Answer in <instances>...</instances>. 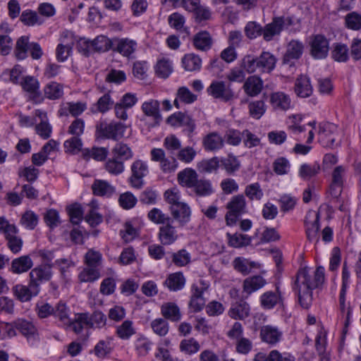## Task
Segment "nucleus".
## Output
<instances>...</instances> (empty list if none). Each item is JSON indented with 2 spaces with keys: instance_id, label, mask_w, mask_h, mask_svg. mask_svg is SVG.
I'll list each match as a JSON object with an SVG mask.
<instances>
[{
  "instance_id": "nucleus-1",
  "label": "nucleus",
  "mask_w": 361,
  "mask_h": 361,
  "mask_svg": "<svg viewBox=\"0 0 361 361\" xmlns=\"http://www.w3.org/2000/svg\"><path fill=\"white\" fill-rule=\"evenodd\" d=\"M324 281V268L323 267L317 268L314 279H312L306 268L298 271L293 289L297 293L299 302L303 308H309L312 300V290L322 285Z\"/></svg>"
},
{
  "instance_id": "nucleus-2",
  "label": "nucleus",
  "mask_w": 361,
  "mask_h": 361,
  "mask_svg": "<svg viewBox=\"0 0 361 361\" xmlns=\"http://www.w3.org/2000/svg\"><path fill=\"white\" fill-rule=\"evenodd\" d=\"M51 265L39 266L30 272L28 286L17 284L13 288L14 295L22 302L30 301L40 292V284L51 277Z\"/></svg>"
},
{
  "instance_id": "nucleus-3",
  "label": "nucleus",
  "mask_w": 361,
  "mask_h": 361,
  "mask_svg": "<svg viewBox=\"0 0 361 361\" xmlns=\"http://www.w3.org/2000/svg\"><path fill=\"white\" fill-rule=\"evenodd\" d=\"M133 157V152L127 144L118 142L111 149V157L104 163V169L112 176H119L125 171V161Z\"/></svg>"
},
{
  "instance_id": "nucleus-4",
  "label": "nucleus",
  "mask_w": 361,
  "mask_h": 361,
  "mask_svg": "<svg viewBox=\"0 0 361 361\" xmlns=\"http://www.w3.org/2000/svg\"><path fill=\"white\" fill-rule=\"evenodd\" d=\"M293 24V19L290 16L274 17L272 21L262 27L263 39L267 42L271 41L275 36L281 34L284 28Z\"/></svg>"
},
{
  "instance_id": "nucleus-5",
  "label": "nucleus",
  "mask_w": 361,
  "mask_h": 361,
  "mask_svg": "<svg viewBox=\"0 0 361 361\" xmlns=\"http://www.w3.org/2000/svg\"><path fill=\"white\" fill-rule=\"evenodd\" d=\"M228 212L225 219L228 226L235 224L238 217L246 212V200L243 195L233 196L226 205Z\"/></svg>"
},
{
  "instance_id": "nucleus-6",
  "label": "nucleus",
  "mask_w": 361,
  "mask_h": 361,
  "mask_svg": "<svg viewBox=\"0 0 361 361\" xmlns=\"http://www.w3.org/2000/svg\"><path fill=\"white\" fill-rule=\"evenodd\" d=\"M209 287V284L202 279L192 285L189 307L192 312H200L204 307L206 299L204 298L203 294L208 290Z\"/></svg>"
},
{
  "instance_id": "nucleus-7",
  "label": "nucleus",
  "mask_w": 361,
  "mask_h": 361,
  "mask_svg": "<svg viewBox=\"0 0 361 361\" xmlns=\"http://www.w3.org/2000/svg\"><path fill=\"white\" fill-rule=\"evenodd\" d=\"M127 126L120 122L101 123L97 126V132L100 137L118 140L124 136Z\"/></svg>"
},
{
  "instance_id": "nucleus-8",
  "label": "nucleus",
  "mask_w": 361,
  "mask_h": 361,
  "mask_svg": "<svg viewBox=\"0 0 361 361\" xmlns=\"http://www.w3.org/2000/svg\"><path fill=\"white\" fill-rule=\"evenodd\" d=\"M131 175L128 178L130 186L135 189H141L144 184V177L148 173V166L142 160H135L130 167Z\"/></svg>"
},
{
  "instance_id": "nucleus-9",
  "label": "nucleus",
  "mask_w": 361,
  "mask_h": 361,
  "mask_svg": "<svg viewBox=\"0 0 361 361\" xmlns=\"http://www.w3.org/2000/svg\"><path fill=\"white\" fill-rule=\"evenodd\" d=\"M305 227L307 238L310 242L316 245L319 241V213L315 211H309L305 216Z\"/></svg>"
},
{
  "instance_id": "nucleus-10",
  "label": "nucleus",
  "mask_w": 361,
  "mask_h": 361,
  "mask_svg": "<svg viewBox=\"0 0 361 361\" xmlns=\"http://www.w3.org/2000/svg\"><path fill=\"white\" fill-rule=\"evenodd\" d=\"M338 127L329 122L322 123L319 125L318 140L324 147H334L336 144V135Z\"/></svg>"
},
{
  "instance_id": "nucleus-11",
  "label": "nucleus",
  "mask_w": 361,
  "mask_h": 361,
  "mask_svg": "<svg viewBox=\"0 0 361 361\" xmlns=\"http://www.w3.org/2000/svg\"><path fill=\"white\" fill-rule=\"evenodd\" d=\"M137 48V43L133 39L128 37L114 38L113 51L119 53L124 57L133 58Z\"/></svg>"
},
{
  "instance_id": "nucleus-12",
  "label": "nucleus",
  "mask_w": 361,
  "mask_h": 361,
  "mask_svg": "<svg viewBox=\"0 0 361 361\" xmlns=\"http://www.w3.org/2000/svg\"><path fill=\"white\" fill-rule=\"evenodd\" d=\"M207 91L214 98L224 102H228L234 97L233 91L223 81H213Z\"/></svg>"
},
{
  "instance_id": "nucleus-13",
  "label": "nucleus",
  "mask_w": 361,
  "mask_h": 361,
  "mask_svg": "<svg viewBox=\"0 0 361 361\" xmlns=\"http://www.w3.org/2000/svg\"><path fill=\"white\" fill-rule=\"evenodd\" d=\"M310 54L315 59H325L329 53V41L321 35L314 36L310 42Z\"/></svg>"
},
{
  "instance_id": "nucleus-14",
  "label": "nucleus",
  "mask_w": 361,
  "mask_h": 361,
  "mask_svg": "<svg viewBox=\"0 0 361 361\" xmlns=\"http://www.w3.org/2000/svg\"><path fill=\"white\" fill-rule=\"evenodd\" d=\"M158 239L162 245H171L178 239V231L173 226V219L159 228Z\"/></svg>"
},
{
  "instance_id": "nucleus-15",
  "label": "nucleus",
  "mask_w": 361,
  "mask_h": 361,
  "mask_svg": "<svg viewBox=\"0 0 361 361\" xmlns=\"http://www.w3.org/2000/svg\"><path fill=\"white\" fill-rule=\"evenodd\" d=\"M73 42L72 34L68 31L63 32L61 43L58 44L56 49V56L59 61L63 62L67 60L72 51Z\"/></svg>"
},
{
  "instance_id": "nucleus-16",
  "label": "nucleus",
  "mask_w": 361,
  "mask_h": 361,
  "mask_svg": "<svg viewBox=\"0 0 361 361\" xmlns=\"http://www.w3.org/2000/svg\"><path fill=\"white\" fill-rule=\"evenodd\" d=\"M173 221H177L178 227H183L190 220L191 210L186 204H178V205L170 206L169 207Z\"/></svg>"
},
{
  "instance_id": "nucleus-17",
  "label": "nucleus",
  "mask_w": 361,
  "mask_h": 361,
  "mask_svg": "<svg viewBox=\"0 0 361 361\" xmlns=\"http://www.w3.org/2000/svg\"><path fill=\"white\" fill-rule=\"evenodd\" d=\"M281 292L279 286L276 287V291H266L260 296V305L264 310H271L277 304L282 302Z\"/></svg>"
},
{
  "instance_id": "nucleus-18",
  "label": "nucleus",
  "mask_w": 361,
  "mask_h": 361,
  "mask_svg": "<svg viewBox=\"0 0 361 361\" xmlns=\"http://www.w3.org/2000/svg\"><path fill=\"white\" fill-rule=\"evenodd\" d=\"M304 50V44L296 39L291 40L287 45L286 53L283 58V63H290L292 60L299 59Z\"/></svg>"
},
{
  "instance_id": "nucleus-19",
  "label": "nucleus",
  "mask_w": 361,
  "mask_h": 361,
  "mask_svg": "<svg viewBox=\"0 0 361 361\" xmlns=\"http://www.w3.org/2000/svg\"><path fill=\"white\" fill-rule=\"evenodd\" d=\"M294 91L296 95L301 98L311 96L313 88L310 78L305 75L298 76L295 82Z\"/></svg>"
},
{
  "instance_id": "nucleus-20",
  "label": "nucleus",
  "mask_w": 361,
  "mask_h": 361,
  "mask_svg": "<svg viewBox=\"0 0 361 361\" xmlns=\"http://www.w3.org/2000/svg\"><path fill=\"white\" fill-rule=\"evenodd\" d=\"M269 102L271 106L275 110L287 111L292 106L291 99L289 95L282 92H276L271 94Z\"/></svg>"
},
{
  "instance_id": "nucleus-21",
  "label": "nucleus",
  "mask_w": 361,
  "mask_h": 361,
  "mask_svg": "<svg viewBox=\"0 0 361 361\" xmlns=\"http://www.w3.org/2000/svg\"><path fill=\"white\" fill-rule=\"evenodd\" d=\"M202 145L207 152H216L224 147V140L219 133L212 132L203 137Z\"/></svg>"
},
{
  "instance_id": "nucleus-22",
  "label": "nucleus",
  "mask_w": 361,
  "mask_h": 361,
  "mask_svg": "<svg viewBox=\"0 0 361 361\" xmlns=\"http://www.w3.org/2000/svg\"><path fill=\"white\" fill-rule=\"evenodd\" d=\"M32 266L31 257L29 255H23L12 260L10 271L13 274H20L29 271Z\"/></svg>"
},
{
  "instance_id": "nucleus-23",
  "label": "nucleus",
  "mask_w": 361,
  "mask_h": 361,
  "mask_svg": "<svg viewBox=\"0 0 361 361\" xmlns=\"http://www.w3.org/2000/svg\"><path fill=\"white\" fill-rule=\"evenodd\" d=\"M257 59L259 72L270 73L275 68L277 59L271 53L263 51Z\"/></svg>"
},
{
  "instance_id": "nucleus-24",
  "label": "nucleus",
  "mask_w": 361,
  "mask_h": 361,
  "mask_svg": "<svg viewBox=\"0 0 361 361\" xmlns=\"http://www.w3.org/2000/svg\"><path fill=\"white\" fill-rule=\"evenodd\" d=\"M91 324H92L90 322L88 313H78L75 314L74 319H71L68 326L75 334H80L85 328L90 329V325Z\"/></svg>"
},
{
  "instance_id": "nucleus-25",
  "label": "nucleus",
  "mask_w": 361,
  "mask_h": 361,
  "mask_svg": "<svg viewBox=\"0 0 361 361\" xmlns=\"http://www.w3.org/2000/svg\"><path fill=\"white\" fill-rule=\"evenodd\" d=\"M136 334V328L133 321L126 319L116 326L115 334L121 340H129Z\"/></svg>"
},
{
  "instance_id": "nucleus-26",
  "label": "nucleus",
  "mask_w": 361,
  "mask_h": 361,
  "mask_svg": "<svg viewBox=\"0 0 361 361\" xmlns=\"http://www.w3.org/2000/svg\"><path fill=\"white\" fill-rule=\"evenodd\" d=\"M281 336L282 333L271 326H264L260 329V338L269 344H276L281 340Z\"/></svg>"
},
{
  "instance_id": "nucleus-27",
  "label": "nucleus",
  "mask_w": 361,
  "mask_h": 361,
  "mask_svg": "<svg viewBox=\"0 0 361 361\" xmlns=\"http://www.w3.org/2000/svg\"><path fill=\"white\" fill-rule=\"evenodd\" d=\"M177 178L181 186L192 188L198 179V175L195 170L186 168L178 173Z\"/></svg>"
},
{
  "instance_id": "nucleus-28",
  "label": "nucleus",
  "mask_w": 361,
  "mask_h": 361,
  "mask_svg": "<svg viewBox=\"0 0 361 361\" xmlns=\"http://www.w3.org/2000/svg\"><path fill=\"white\" fill-rule=\"evenodd\" d=\"M186 279L181 271L175 272L168 276L164 285L171 291H178L185 286Z\"/></svg>"
},
{
  "instance_id": "nucleus-29",
  "label": "nucleus",
  "mask_w": 361,
  "mask_h": 361,
  "mask_svg": "<svg viewBox=\"0 0 361 361\" xmlns=\"http://www.w3.org/2000/svg\"><path fill=\"white\" fill-rule=\"evenodd\" d=\"M250 307L249 304L240 300L232 305L228 311V315L234 319H244L250 315Z\"/></svg>"
},
{
  "instance_id": "nucleus-30",
  "label": "nucleus",
  "mask_w": 361,
  "mask_h": 361,
  "mask_svg": "<svg viewBox=\"0 0 361 361\" xmlns=\"http://www.w3.org/2000/svg\"><path fill=\"white\" fill-rule=\"evenodd\" d=\"M263 87V82L260 78L253 75L247 78L243 85L245 92L250 97L258 95Z\"/></svg>"
},
{
  "instance_id": "nucleus-31",
  "label": "nucleus",
  "mask_w": 361,
  "mask_h": 361,
  "mask_svg": "<svg viewBox=\"0 0 361 361\" xmlns=\"http://www.w3.org/2000/svg\"><path fill=\"white\" fill-rule=\"evenodd\" d=\"M93 194L97 196H111L115 193L116 188L107 180L96 179L92 185Z\"/></svg>"
},
{
  "instance_id": "nucleus-32",
  "label": "nucleus",
  "mask_w": 361,
  "mask_h": 361,
  "mask_svg": "<svg viewBox=\"0 0 361 361\" xmlns=\"http://www.w3.org/2000/svg\"><path fill=\"white\" fill-rule=\"evenodd\" d=\"M212 44V37L207 31L199 32L193 37V45L198 50L207 51L211 48Z\"/></svg>"
},
{
  "instance_id": "nucleus-33",
  "label": "nucleus",
  "mask_w": 361,
  "mask_h": 361,
  "mask_svg": "<svg viewBox=\"0 0 361 361\" xmlns=\"http://www.w3.org/2000/svg\"><path fill=\"white\" fill-rule=\"evenodd\" d=\"M345 169L338 166L336 167L332 173V183L331 185V193L337 195L341 194L343 184V176Z\"/></svg>"
},
{
  "instance_id": "nucleus-34",
  "label": "nucleus",
  "mask_w": 361,
  "mask_h": 361,
  "mask_svg": "<svg viewBox=\"0 0 361 361\" xmlns=\"http://www.w3.org/2000/svg\"><path fill=\"white\" fill-rule=\"evenodd\" d=\"M266 283V280L261 276L248 277L243 282V291L249 295L262 288Z\"/></svg>"
},
{
  "instance_id": "nucleus-35",
  "label": "nucleus",
  "mask_w": 361,
  "mask_h": 361,
  "mask_svg": "<svg viewBox=\"0 0 361 361\" xmlns=\"http://www.w3.org/2000/svg\"><path fill=\"white\" fill-rule=\"evenodd\" d=\"M30 43L28 36H21L17 39L14 54L18 60H24L27 57Z\"/></svg>"
},
{
  "instance_id": "nucleus-36",
  "label": "nucleus",
  "mask_w": 361,
  "mask_h": 361,
  "mask_svg": "<svg viewBox=\"0 0 361 361\" xmlns=\"http://www.w3.org/2000/svg\"><path fill=\"white\" fill-rule=\"evenodd\" d=\"M92 41L94 52L102 53L113 50L114 38L109 39L105 35H99Z\"/></svg>"
},
{
  "instance_id": "nucleus-37",
  "label": "nucleus",
  "mask_w": 361,
  "mask_h": 361,
  "mask_svg": "<svg viewBox=\"0 0 361 361\" xmlns=\"http://www.w3.org/2000/svg\"><path fill=\"white\" fill-rule=\"evenodd\" d=\"M191 189L200 197L209 196L214 192L211 181L207 179H197Z\"/></svg>"
},
{
  "instance_id": "nucleus-38",
  "label": "nucleus",
  "mask_w": 361,
  "mask_h": 361,
  "mask_svg": "<svg viewBox=\"0 0 361 361\" xmlns=\"http://www.w3.org/2000/svg\"><path fill=\"white\" fill-rule=\"evenodd\" d=\"M44 93L49 99H59L63 95V85L56 82H51L44 87Z\"/></svg>"
},
{
  "instance_id": "nucleus-39",
  "label": "nucleus",
  "mask_w": 361,
  "mask_h": 361,
  "mask_svg": "<svg viewBox=\"0 0 361 361\" xmlns=\"http://www.w3.org/2000/svg\"><path fill=\"white\" fill-rule=\"evenodd\" d=\"M161 314L165 319L172 322H178L181 317L178 307L173 302L164 304L161 306Z\"/></svg>"
},
{
  "instance_id": "nucleus-40",
  "label": "nucleus",
  "mask_w": 361,
  "mask_h": 361,
  "mask_svg": "<svg viewBox=\"0 0 361 361\" xmlns=\"http://www.w3.org/2000/svg\"><path fill=\"white\" fill-rule=\"evenodd\" d=\"M108 152L105 147H94L91 149H85L82 151V156L85 159L92 158L97 161H102L106 159Z\"/></svg>"
},
{
  "instance_id": "nucleus-41",
  "label": "nucleus",
  "mask_w": 361,
  "mask_h": 361,
  "mask_svg": "<svg viewBox=\"0 0 361 361\" xmlns=\"http://www.w3.org/2000/svg\"><path fill=\"white\" fill-rule=\"evenodd\" d=\"M219 167V159L216 157L202 159L197 164V169L200 173H211L216 171Z\"/></svg>"
},
{
  "instance_id": "nucleus-42",
  "label": "nucleus",
  "mask_w": 361,
  "mask_h": 361,
  "mask_svg": "<svg viewBox=\"0 0 361 361\" xmlns=\"http://www.w3.org/2000/svg\"><path fill=\"white\" fill-rule=\"evenodd\" d=\"M54 311L53 315L57 318L62 324L68 326L71 319L69 317L70 310L67 305L62 302H59L54 307Z\"/></svg>"
},
{
  "instance_id": "nucleus-43",
  "label": "nucleus",
  "mask_w": 361,
  "mask_h": 361,
  "mask_svg": "<svg viewBox=\"0 0 361 361\" xmlns=\"http://www.w3.org/2000/svg\"><path fill=\"white\" fill-rule=\"evenodd\" d=\"M183 66L187 71H197L202 67L201 59L194 54H189L184 56L182 59Z\"/></svg>"
},
{
  "instance_id": "nucleus-44",
  "label": "nucleus",
  "mask_w": 361,
  "mask_h": 361,
  "mask_svg": "<svg viewBox=\"0 0 361 361\" xmlns=\"http://www.w3.org/2000/svg\"><path fill=\"white\" fill-rule=\"evenodd\" d=\"M13 325L20 334L26 337L33 336L37 332L35 325L31 322L24 319H16Z\"/></svg>"
},
{
  "instance_id": "nucleus-45",
  "label": "nucleus",
  "mask_w": 361,
  "mask_h": 361,
  "mask_svg": "<svg viewBox=\"0 0 361 361\" xmlns=\"http://www.w3.org/2000/svg\"><path fill=\"white\" fill-rule=\"evenodd\" d=\"M171 262L178 267H182L190 264L191 255L185 249H181L171 255Z\"/></svg>"
},
{
  "instance_id": "nucleus-46",
  "label": "nucleus",
  "mask_w": 361,
  "mask_h": 361,
  "mask_svg": "<svg viewBox=\"0 0 361 361\" xmlns=\"http://www.w3.org/2000/svg\"><path fill=\"white\" fill-rule=\"evenodd\" d=\"M320 166L317 163L303 164L300 166L299 176L303 180H309L319 173Z\"/></svg>"
},
{
  "instance_id": "nucleus-47",
  "label": "nucleus",
  "mask_w": 361,
  "mask_h": 361,
  "mask_svg": "<svg viewBox=\"0 0 361 361\" xmlns=\"http://www.w3.org/2000/svg\"><path fill=\"white\" fill-rule=\"evenodd\" d=\"M142 110L147 116H151L154 119L160 118L159 102L157 100L151 99L145 102L142 105Z\"/></svg>"
},
{
  "instance_id": "nucleus-48",
  "label": "nucleus",
  "mask_w": 361,
  "mask_h": 361,
  "mask_svg": "<svg viewBox=\"0 0 361 361\" xmlns=\"http://www.w3.org/2000/svg\"><path fill=\"white\" fill-rule=\"evenodd\" d=\"M345 25L348 29L352 30H361V14L356 11L348 13L345 16Z\"/></svg>"
},
{
  "instance_id": "nucleus-49",
  "label": "nucleus",
  "mask_w": 361,
  "mask_h": 361,
  "mask_svg": "<svg viewBox=\"0 0 361 361\" xmlns=\"http://www.w3.org/2000/svg\"><path fill=\"white\" fill-rule=\"evenodd\" d=\"M23 73V68L20 65H16L11 70H6L3 72L1 78L5 81H9L14 84L20 83V79Z\"/></svg>"
},
{
  "instance_id": "nucleus-50",
  "label": "nucleus",
  "mask_w": 361,
  "mask_h": 361,
  "mask_svg": "<svg viewBox=\"0 0 361 361\" xmlns=\"http://www.w3.org/2000/svg\"><path fill=\"white\" fill-rule=\"evenodd\" d=\"M221 162L223 168L228 174L235 173L240 166L239 160L233 154H228L226 157L223 158Z\"/></svg>"
},
{
  "instance_id": "nucleus-51",
  "label": "nucleus",
  "mask_w": 361,
  "mask_h": 361,
  "mask_svg": "<svg viewBox=\"0 0 361 361\" xmlns=\"http://www.w3.org/2000/svg\"><path fill=\"white\" fill-rule=\"evenodd\" d=\"M148 219L155 224H161L164 225L169 221L172 220V219L164 214L160 209L153 208L148 212L147 214Z\"/></svg>"
},
{
  "instance_id": "nucleus-52",
  "label": "nucleus",
  "mask_w": 361,
  "mask_h": 361,
  "mask_svg": "<svg viewBox=\"0 0 361 361\" xmlns=\"http://www.w3.org/2000/svg\"><path fill=\"white\" fill-rule=\"evenodd\" d=\"M134 346L139 355L145 356L151 349L152 343L143 335H140L135 340Z\"/></svg>"
},
{
  "instance_id": "nucleus-53",
  "label": "nucleus",
  "mask_w": 361,
  "mask_h": 361,
  "mask_svg": "<svg viewBox=\"0 0 361 361\" xmlns=\"http://www.w3.org/2000/svg\"><path fill=\"white\" fill-rule=\"evenodd\" d=\"M171 62L169 59H162L157 61L155 66L156 74L162 78H166L172 73Z\"/></svg>"
},
{
  "instance_id": "nucleus-54",
  "label": "nucleus",
  "mask_w": 361,
  "mask_h": 361,
  "mask_svg": "<svg viewBox=\"0 0 361 361\" xmlns=\"http://www.w3.org/2000/svg\"><path fill=\"white\" fill-rule=\"evenodd\" d=\"M20 20L27 26H34L36 24L41 25L43 23L39 18L37 12L29 9L22 12Z\"/></svg>"
},
{
  "instance_id": "nucleus-55",
  "label": "nucleus",
  "mask_w": 361,
  "mask_h": 361,
  "mask_svg": "<svg viewBox=\"0 0 361 361\" xmlns=\"http://www.w3.org/2000/svg\"><path fill=\"white\" fill-rule=\"evenodd\" d=\"M200 349V345L195 338H190L183 339L180 343V350L181 352L192 355L197 353Z\"/></svg>"
},
{
  "instance_id": "nucleus-56",
  "label": "nucleus",
  "mask_w": 361,
  "mask_h": 361,
  "mask_svg": "<svg viewBox=\"0 0 361 361\" xmlns=\"http://www.w3.org/2000/svg\"><path fill=\"white\" fill-rule=\"evenodd\" d=\"M249 113L251 117L259 119L266 111V105L262 100L253 101L248 104Z\"/></svg>"
},
{
  "instance_id": "nucleus-57",
  "label": "nucleus",
  "mask_w": 361,
  "mask_h": 361,
  "mask_svg": "<svg viewBox=\"0 0 361 361\" xmlns=\"http://www.w3.org/2000/svg\"><path fill=\"white\" fill-rule=\"evenodd\" d=\"M244 32L248 39H254L262 35V26L256 21H250L246 24Z\"/></svg>"
},
{
  "instance_id": "nucleus-58",
  "label": "nucleus",
  "mask_w": 361,
  "mask_h": 361,
  "mask_svg": "<svg viewBox=\"0 0 361 361\" xmlns=\"http://www.w3.org/2000/svg\"><path fill=\"white\" fill-rule=\"evenodd\" d=\"M228 236L229 245L233 247H241L248 245L251 243V238L245 234H228Z\"/></svg>"
},
{
  "instance_id": "nucleus-59",
  "label": "nucleus",
  "mask_w": 361,
  "mask_h": 361,
  "mask_svg": "<svg viewBox=\"0 0 361 361\" xmlns=\"http://www.w3.org/2000/svg\"><path fill=\"white\" fill-rule=\"evenodd\" d=\"M100 277L98 268L87 267L85 268L78 276L81 282H93Z\"/></svg>"
},
{
  "instance_id": "nucleus-60",
  "label": "nucleus",
  "mask_w": 361,
  "mask_h": 361,
  "mask_svg": "<svg viewBox=\"0 0 361 361\" xmlns=\"http://www.w3.org/2000/svg\"><path fill=\"white\" fill-rule=\"evenodd\" d=\"M332 58L338 62H345L348 59V48L343 44H336L331 51Z\"/></svg>"
},
{
  "instance_id": "nucleus-61",
  "label": "nucleus",
  "mask_w": 361,
  "mask_h": 361,
  "mask_svg": "<svg viewBox=\"0 0 361 361\" xmlns=\"http://www.w3.org/2000/svg\"><path fill=\"white\" fill-rule=\"evenodd\" d=\"M290 168L289 161L283 157L276 158L273 163V170L277 175L287 174Z\"/></svg>"
},
{
  "instance_id": "nucleus-62",
  "label": "nucleus",
  "mask_w": 361,
  "mask_h": 361,
  "mask_svg": "<svg viewBox=\"0 0 361 361\" xmlns=\"http://www.w3.org/2000/svg\"><path fill=\"white\" fill-rule=\"evenodd\" d=\"M245 194L250 200H260L264 195L259 183L247 185L245 189Z\"/></svg>"
},
{
  "instance_id": "nucleus-63",
  "label": "nucleus",
  "mask_w": 361,
  "mask_h": 361,
  "mask_svg": "<svg viewBox=\"0 0 361 361\" xmlns=\"http://www.w3.org/2000/svg\"><path fill=\"white\" fill-rule=\"evenodd\" d=\"M151 327L154 334L159 336H164L169 332V324L164 319H155L151 322Z\"/></svg>"
},
{
  "instance_id": "nucleus-64",
  "label": "nucleus",
  "mask_w": 361,
  "mask_h": 361,
  "mask_svg": "<svg viewBox=\"0 0 361 361\" xmlns=\"http://www.w3.org/2000/svg\"><path fill=\"white\" fill-rule=\"evenodd\" d=\"M63 146L66 152L76 154L81 150L82 142L80 137L73 136L64 142Z\"/></svg>"
}]
</instances>
